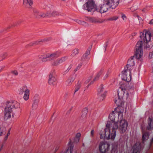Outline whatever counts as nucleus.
<instances>
[{
	"label": "nucleus",
	"mask_w": 153,
	"mask_h": 153,
	"mask_svg": "<svg viewBox=\"0 0 153 153\" xmlns=\"http://www.w3.org/2000/svg\"><path fill=\"white\" fill-rule=\"evenodd\" d=\"M143 41H139L136 45L134 55L131 57L127 62L126 65L127 68H125L123 71H122L121 78L122 80L125 81V82H122L120 85V88L121 89L122 92H123V96L120 95L119 93H118L117 97L114 99L115 103L118 105L120 104L121 103L122 100L123 98L127 99L128 95L129 93L128 90L131 89L132 85H129L128 82L131 79V74L130 69H128L129 67H132L134 65V58L140 59L143 55Z\"/></svg>",
	"instance_id": "f257e3e1"
},
{
	"label": "nucleus",
	"mask_w": 153,
	"mask_h": 153,
	"mask_svg": "<svg viewBox=\"0 0 153 153\" xmlns=\"http://www.w3.org/2000/svg\"><path fill=\"white\" fill-rule=\"evenodd\" d=\"M111 121H108L105 129L104 134H100L101 139L105 137L107 140H114L116 136V130L119 128L120 132H124L128 126L127 122L123 120V112L113 111L109 116Z\"/></svg>",
	"instance_id": "f03ea898"
},
{
	"label": "nucleus",
	"mask_w": 153,
	"mask_h": 153,
	"mask_svg": "<svg viewBox=\"0 0 153 153\" xmlns=\"http://www.w3.org/2000/svg\"><path fill=\"white\" fill-rule=\"evenodd\" d=\"M141 128L142 133L143 143H141L140 142L136 143L132 148L133 151V153H140V151L143 148L144 141L148 138L149 134L148 132L145 131V128H144L141 126ZM115 145V146H114L113 145L111 151L110 152L107 153H117L118 145L117 144H116ZM109 146V145L108 144L103 142H101L99 146L100 151L101 153H105L108 151Z\"/></svg>",
	"instance_id": "7ed1b4c3"
},
{
	"label": "nucleus",
	"mask_w": 153,
	"mask_h": 153,
	"mask_svg": "<svg viewBox=\"0 0 153 153\" xmlns=\"http://www.w3.org/2000/svg\"><path fill=\"white\" fill-rule=\"evenodd\" d=\"M119 4V0H103V4L100 8H97L96 10L101 13L106 12L108 8L115 9Z\"/></svg>",
	"instance_id": "20e7f679"
},
{
	"label": "nucleus",
	"mask_w": 153,
	"mask_h": 153,
	"mask_svg": "<svg viewBox=\"0 0 153 153\" xmlns=\"http://www.w3.org/2000/svg\"><path fill=\"white\" fill-rule=\"evenodd\" d=\"M140 38L141 39L143 40L144 43V48H151L153 45L152 43L150 44L149 42L152 37L153 39V33L149 31H146L145 33L141 32L140 35Z\"/></svg>",
	"instance_id": "39448f33"
},
{
	"label": "nucleus",
	"mask_w": 153,
	"mask_h": 153,
	"mask_svg": "<svg viewBox=\"0 0 153 153\" xmlns=\"http://www.w3.org/2000/svg\"><path fill=\"white\" fill-rule=\"evenodd\" d=\"M60 52L56 51L51 54H48L39 56V58L43 62L53 60L59 56Z\"/></svg>",
	"instance_id": "423d86ee"
},
{
	"label": "nucleus",
	"mask_w": 153,
	"mask_h": 153,
	"mask_svg": "<svg viewBox=\"0 0 153 153\" xmlns=\"http://www.w3.org/2000/svg\"><path fill=\"white\" fill-rule=\"evenodd\" d=\"M18 93L20 95H23L24 94L23 98L26 101L29 99L30 90L26 86L21 87L18 91Z\"/></svg>",
	"instance_id": "0eeeda50"
},
{
	"label": "nucleus",
	"mask_w": 153,
	"mask_h": 153,
	"mask_svg": "<svg viewBox=\"0 0 153 153\" xmlns=\"http://www.w3.org/2000/svg\"><path fill=\"white\" fill-rule=\"evenodd\" d=\"M84 8L88 11H94L96 10V6L93 0H89L83 6Z\"/></svg>",
	"instance_id": "6e6552de"
},
{
	"label": "nucleus",
	"mask_w": 153,
	"mask_h": 153,
	"mask_svg": "<svg viewBox=\"0 0 153 153\" xmlns=\"http://www.w3.org/2000/svg\"><path fill=\"white\" fill-rule=\"evenodd\" d=\"M6 105L7 106L8 108H11L13 111V109H16L19 111H21L20 104L16 101H7L6 103Z\"/></svg>",
	"instance_id": "1a4fd4ad"
},
{
	"label": "nucleus",
	"mask_w": 153,
	"mask_h": 153,
	"mask_svg": "<svg viewBox=\"0 0 153 153\" xmlns=\"http://www.w3.org/2000/svg\"><path fill=\"white\" fill-rule=\"evenodd\" d=\"M13 111L12 110L11 108L7 107L6 105V107L4 109V120H7L10 119L12 117H13Z\"/></svg>",
	"instance_id": "9d476101"
},
{
	"label": "nucleus",
	"mask_w": 153,
	"mask_h": 153,
	"mask_svg": "<svg viewBox=\"0 0 153 153\" xmlns=\"http://www.w3.org/2000/svg\"><path fill=\"white\" fill-rule=\"evenodd\" d=\"M104 89V86L102 84H101L98 88V98L100 101L103 100L106 96V91H105L103 92Z\"/></svg>",
	"instance_id": "9b49d317"
},
{
	"label": "nucleus",
	"mask_w": 153,
	"mask_h": 153,
	"mask_svg": "<svg viewBox=\"0 0 153 153\" xmlns=\"http://www.w3.org/2000/svg\"><path fill=\"white\" fill-rule=\"evenodd\" d=\"M34 15L37 18H45L49 17L48 12L45 13L36 9L33 10Z\"/></svg>",
	"instance_id": "f8f14e48"
},
{
	"label": "nucleus",
	"mask_w": 153,
	"mask_h": 153,
	"mask_svg": "<svg viewBox=\"0 0 153 153\" xmlns=\"http://www.w3.org/2000/svg\"><path fill=\"white\" fill-rule=\"evenodd\" d=\"M48 82L50 85H56L57 83L56 79L53 74L51 73L50 74L49 76Z\"/></svg>",
	"instance_id": "ddd939ff"
},
{
	"label": "nucleus",
	"mask_w": 153,
	"mask_h": 153,
	"mask_svg": "<svg viewBox=\"0 0 153 153\" xmlns=\"http://www.w3.org/2000/svg\"><path fill=\"white\" fill-rule=\"evenodd\" d=\"M23 5L26 7L30 8L33 4L32 0H23Z\"/></svg>",
	"instance_id": "4468645a"
},
{
	"label": "nucleus",
	"mask_w": 153,
	"mask_h": 153,
	"mask_svg": "<svg viewBox=\"0 0 153 153\" xmlns=\"http://www.w3.org/2000/svg\"><path fill=\"white\" fill-rule=\"evenodd\" d=\"M68 148L67 150L64 153H72L73 152V149L74 147L73 143L70 140L68 143Z\"/></svg>",
	"instance_id": "2eb2a0df"
},
{
	"label": "nucleus",
	"mask_w": 153,
	"mask_h": 153,
	"mask_svg": "<svg viewBox=\"0 0 153 153\" xmlns=\"http://www.w3.org/2000/svg\"><path fill=\"white\" fill-rule=\"evenodd\" d=\"M49 40L48 38H45L42 39H40L38 41H34L30 44V46H33L37 45L40 44L41 42H43L45 41H47Z\"/></svg>",
	"instance_id": "dca6fc26"
},
{
	"label": "nucleus",
	"mask_w": 153,
	"mask_h": 153,
	"mask_svg": "<svg viewBox=\"0 0 153 153\" xmlns=\"http://www.w3.org/2000/svg\"><path fill=\"white\" fill-rule=\"evenodd\" d=\"M148 126L147 127V129L149 131L153 128V118L149 117L148 120Z\"/></svg>",
	"instance_id": "f3484780"
},
{
	"label": "nucleus",
	"mask_w": 153,
	"mask_h": 153,
	"mask_svg": "<svg viewBox=\"0 0 153 153\" xmlns=\"http://www.w3.org/2000/svg\"><path fill=\"white\" fill-rule=\"evenodd\" d=\"M75 79V77L71 76L66 80L65 84L66 86H70L71 85Z\"/></svg>",
	"instance_id": "a211bd4d"
},
{
	"label": "nucleus",
	"mask_w": 153,
	"mask_h": 153,
	"mask_svg": "<svg viewBox=\"0 0 153 153\" xmlns=\"http://www.w3.org/2000/svg\"><path fill=\"white\" fill-rule=\"evenodd\" d=\"M86 20L92 23H96L100 22L95 18L88 17H86Z\"/></svg>",
	"instance_id": "6ab92c4d"
},
{
	"label": "nucleus",
	"mask_w": 153,
	"mask_h": 153,
	"mask_svg": "<svg viewBox=\"0 0 153 153\" xmlns=\"http://www.w3.org/2000/svg\"><path fill=\"white\" fill-rule=\"evenodd\" d=\"M48 14L49 15V17L51 16H56L59 15H62L61 13H59L55 11H53L52 12H48Z\"/></svg>",
	"instance_id": "aec40b11"
},
{
	"label": "nucleus",
	"mask_w": 153,
	"mask_h": 153,
	"mask_svg": "<svg viewBox=\"0 0 153 153\" xmlns=\"http://www.w3.org/2000/svg\"><path fill=\"white\" fill-rule=\"evenodd\" d=\"M81 85V82L79 81L76 84L75 86V91L74 94L78 91L80 89Z\"/></svg>",
	"instance_id": "412c9836"
},
{
	"label": "nucleus",
	"mask_w": 153,
	"mask_h": 153,
	"mask_svg": "<svg viewBox=\"0 0 153 153\" xmlns=\"http://www.w3.org/2000/svg\"><path fill=\"white\" fill-rule=\"evenodd\" d=\"M88 55H86L85 54L83 55L81 58V60L82 62H83L84 64L86 63L88 61V59L87 58Z\"/></svg>",
	"instance_id": "4be33fe9"
},
{
	"label": "nucleus",
	"mask_w": 153,
	"mask_h": 153,
	"mask_svg": "<svg viewBox=\"0 0 153 153\" xmlns=\"http://www.w3.org/2000/svg\"><path fill=\"white\" fill-rule=\"evenodd\" d=\"M81 136V134L79 133L76 134V136L74 139V142L76 143H78L80 137Z\"/></svg>",
	"instance_id": "5701e85b"
},
{
	"label": "nucleus",
	"mask_w": 153,
	"mask_h": 153,
	"mask_svg": "<svg viewBox=\"0 0 153 153\" xmlns=\"http://www.w3.org/2000/svg\"><path fill=\"white\" fill-rule=\"evenodd\" d=\"M103 72V71L102 70H101L97 74L96 76L94 79L93 80V81H95L98 80L99 79V78L100 76L102 75Z\"/></svg>",
	"instance_id": "b1692460"
},
{
	"label": "nucleus",
	"mask_w": 153,
	"mask_h": 153,
	"mask_svg": "<svg viewBox=\"0 0 153 153\" xmlns=\"http://www.w3.org/2000/svg\"><path fill=\"white\" fill-rule=\"evenodd\" d=\"M87 108H84L82 111V117H85L87 113Z\"/></svg>",
	"instance_id": "393cba45"
},
{
	"label": "nucleus",
	"mask_w": 153,
	"mask_h": 153,
	"mask_svg": "<svg viewBox=\"0 0 153 153\" xmlns=\"http://www.w3.org/2000/svg\"><path fill=\"white\" fill-rule=\"evenodd\" d=\"M60 62L59 59L54 60L52 63V65L53 66H57L60 64Z\"/></svg>",
	"instance_id": "a878e982"
},
{
	"label": "nucleus",
	"mask_w": 153,
	"mask_h": 153,
	"mask_svg": "<svg viewBox=\"0 0 153 153\" xmlns=\"http://www.w3.org/2000/svg\"><path fill=\"white\" fill-rule=\"evenodd\" d=\"M39 102V100L38 99L35 100L33 102L32 104V107L33 108H36L38 103Z\"/></svg>",
	"instance_id": "bb28decb"
},
{
	"label": "nucleus",
	"mask_w": 153,
	"mask_h": 153,
	"mask_svg": "<svg viewBox=\"0 0 153 153\" xmlns=\"http://www.w3.org/2000/svg\"><path fill=\"white\" fill-rule=\"evenodd\" d=\"M78 50L77 49H75L73 51V52L71 54V56L72 57L74 56L75 55H76L78 53Z\"/></svg>",
	"instance_id": "cd10ccee"
},
{
	"label": "nucleus",
	"mask_w": 153,
	"mask_h": 153,
	"mask_svg": "<svg viewBox=\"0 0 153 153\" xmlns=\"http://www.w3.org/2000/svg\"><path fill=\"white\" fill-rule=\"evenodd\" d=\"M5 128L3 127H0V136L5 133Z\"/></svg>",
	"instance_id": "c85d7f7f"
},
{
	"label": "nucleus",
	"mask_w": 153,
	"mask_h": 153,
	"mask_svg": "<svg viewBox=\"0 0 153 153\" xmlns=\"http://www.w3.org/2000/svg\"><path fill=\"white\" fill-rule=\"evenodd\" d=\"M67 59L68 57L67 56H65L59 59V61L60 62V63L61 64L63 62H65L66 60Z\"/></svg>",
	"instance_id": "c756f323"
},
{
	"label": "nucleus",
	"mask_w": 153,
	"mask_h": 153,
	"mask_svg": "<svg viewBox=\"0 0 153 153\" xmlns=\"http://www.w3.org/2000/svg\"><path fill=\"white\" fill-rule=\"evenodd\" d=\"M111 73V71L109 70H108V71H107V73H106L105 75L103 77V79L104 80L106 79L108 77V76Z\"/></svg>",
	"instance_id": "7c9ffc66"
},
{
	"label": "nucleus",
	"mask_w": 153,
	"mask_h": 153,
	"mask_svg": "<svg viewBox=\"0 0 153 153\" xmlns=\"http://www.w3.org/2000/svg\"><path fill=\"white\" fill-rule=\"evenodd\" d=\"M118 19V17L117 16H114L108 18V20L109 21L116 20Z\"/></svg>",
	"instance_id": "2f4dec72"
},
{
	"label": "nucleus",
	"mask_w": 153,
	"mask_h": 153,
	"mask_svg": "<svg viewBox=\"0 0 153 153\" xmlns=\"http://www.w3.org/2000/svg\"><path fill=\"white\" fill-rule=\"evenodd\" d=\"M82 65V64L81 63H80L76 67V69L74 70V71L75 72L77 71L81 67Z\"/></svg>",
	"instance_id": "473e14b6"
},
{
	"label": "nucleus",
	"mask_w": 153,
	"mask_h": 153,
	"mask_svg": "<svg viewBox=\"0 0 153 153\" xmlns=\"http://www.w3.org/2000/svg\"><path fill=\"white\" fill-rule=\"evenodd\" d=\"M78 24L80 25H84L86 24V22L84 21L79 20V22H78Z\"/></svg>",
	"instance_id": "72a5a7b5"
},
{
	"label": "nucleus",
	"mask_w": 153,
	"mask_h": 153,
	"mask_svg": "<svg viewBox=\"0 0 153 153\" xmlns=\"http://www.w3.org/2000/svg\"><path fill=\"white\" fill-rule=\"evenodd\" d=\"M149 56L150 58H153V51L149 53Z\"/></svg>",
	"instance_id": "f704fd0d"
},
{
	"label": "nucleus",
	"mask_w": 153,
	"mask_h": 153,
	"mask_svg": "<svg viewBox=\"0 0 153 153\" xmlns=\"http://www.w3.org/2000/svg\"><path fill=\"white\" fill-rule=\"evenodd\" d=\"M12 73L15 75H18V72L17 71L14 70L12 71Z\"/></svg>",
	"instance_id": "c9c22d12"
},
{
	"label": "nucleus",
	"mask_w": 153,
	"mask_h": 153,
	"mask_svg": "<svg viewBox=\"0 0 153 153\" xmlns=\"http://www.w3.org/2000/svg\"><path fill=\"white\" fill-rule=\"evenodd\" d=\"M90 48H89V49H88V50L86 51L85 53V54L86 55L88 56L89 54L90 53Z\"/></svg>",
	"instance_id": "e433bc0d"
},
{
	"label": "nucleus",
	"mask_w": 153,
	"mask_h": 153,
	"mask_svg": "<svg viewBox=\"0 0 153 153\" xmlns=\"http://www.w3.org/2000/svg\"><path fill=\"white\" fill-rule=\"evenodd\" d=\"M91 76H90L89 77L88 79H87L86 81H85V83H88L89 81L91 80Z\"/></svg>",
	"instance_id": "4c0bfd02"
},
{
	"label": "nucleus",
	"mask_w": 153,
	"mask_h": 153,
	"mask_svg": "<svg viewBox=\"0 0 153 153\" xmlns=\"http://www.w3.org/2000/svg\"><path fill=\"white\" fill-rule=\"evenodd\" d=\"M48 7L50 8V10L51 9H53V8L54 7L53 6L51 5L50 4H48Z\"/></svg>",
	"instance_id": "58836bf2"
},
{
	"label": "nucleus",
	"mask_w": 153,
	"mask_h": 153,
	"mask_svg": "<svg viewBox=\"0 0 153 153\" xmlns=\"http://www.w3.org/2000/svg\"><path fill=\"white\" fill-rule=\"evenodd\" d=\"M108 41H107L105 43V44H104V47L105 48V51L106 50V48L107 47V46H108Z\"/></svg>",
	"instance_id": "ea45409f"
},
{
	"label": "nucleus",
	"mask_w": 153,
	"mask_h": 153,
	"mask_svg": "<svg viewBox=\"0 0 153 153\" xmlns=\"http://www.w3.org/2000/svg\"><path fill=\"white\" fill-rule=\"evenodd\" d=\"M153 143V138H152L151 140V141H150V147L152 146V145Z\"/></svg>",
	"instance_id": "a19ab883"
},
{
	"label": "nucleus",
	"mask_w": 153,
	"mask_h": 153,
	"mask_svg": "<svg viewBox=\"0 0 153 153\" xmlns=\"http://www.w3.org/2000/svg\"><path fill=\"white\" fill-rule=\"evenodd\" d=\"M3 146V145H2L1 143L0 142V151H1V149H2Z\"/></svg>",
	"instance_id": "79ce46f5"
},
{
	"label": "nucleus",
	"mask_w": 153,
	"mask_h": 153,
	"mask_svg": "<svg viewBox=\"0 0 153 153\" xmlns=\"http://www.w3.org/2000/svg\"><path fill=\"white\" fill-rule=\"evenodd\" d=\"M94 82V81H91V82L89 84H88V85L86 86V88H88L89 87V86H90V85H91V84H93V82Z\"/></svg>",
	"instance_id": "37998d69"
},
{
	"label": "nucleus",
	"mask_w": 153,
	"mask_h": 153,
	"mask_svg": "<svg viewBox=\"0 0 153 153\" xmlns=\"http://www.w3.org/2000/svg\"><path fill=\"white\" fill-rule=\"evenodd\" d=\"M72 64H71L68 67V69L69 71L72 68Z\"/></svg>",
	"instance_id": "c03bdc74"
},
{
	"label": "nucleus",
	"mask_w": 153,
	"mask_h": 153,
	"mask_svg": "<svg viewBox=\"0 0 153 153\" xmlns=\"http://www.w3.org/2000/svg\"><path fill=\"white\" fill-rule=\"evenodd\" d=\"M91 135L92 137L93 136L94 134V131L93 130H92L91 131Z\"/></svg>",
	"instance_id": "a18cd8bd"
},
{
	"label": "nucleus",
	"mask_w": 153,
	"mask_h": 153,
	"mask_svg": "<svg viewBox=\"0 0 153 153\" xmlns=\"http://www.w3.org/2000/svg\"><path fill=\"white\" fill-rule=\"evenodd\" d=\"M69 71V70L67 69L65 71L64 73V74H66L68 71Z\"/></svg>",
	"instance_id": "49530a36"
},
{
	"label": "nucleus",
	"mask_w": 153,
	"mask_h": 153,
	"mask_svg": "<svg viewBox=\"0 0 153 153\" xmlns=\"http://www.w3.org/2000/svg\"><path fill=\"white\" fill-rule=\"evenodd\" d=\"M126 16L124 15H122V18L123 20H125V19L126 18Z\"/></svg>",
	"instance_id": "de8ad7c7"
},
{
	"label": "nucleus",
	"mask_w": 153,
	"mask_h": 153,
	"mask_svg": "<svg viewBox=\"0 0 153 153\" xmlns=\"http://www.w3.org/2000/svg\"><path fill=\"white\" fill-rule=\"evenodd\" d=\"M149 23L150 24L153 25V19L151 20V21Z\"/></svg>",
	"instance_id": "09e8293b"
},
{
	"label": "nucleus",
	"mask_w": 153,
	"mask_h": 153,
	"mask_svg": "<svg viewBox=\"0 0 153 153\" xmlns=\"http://www.w3.org/2000/svg\"><path fill=\"white\" fill-rule=\"evenodd\" d=\"M10 129H9V130L8 131L7 134V136H8L10 135Z\"/></svg>",
	"instance_id": "8fccbe9b"
},
{
	"label": "nucleus",
	"mask_w": 153,
	"mask_h": 153,
	"mask_svg": "<svg viewBox=\"0 0 153 153\" xmlns=\"http://www.w3.org/2000/svg\"><path fill=\"white\" fill-rule=\"evenodd\" d=\"M75 21L76 22H77V23H78V22H79V20H78V19H76L75 20Z\"/></svg>",
	"instance_id": "3c124183"
},
{
	"label": "nucleus",
	"mask_w": 153,
	"mask_h": 153,
	"mask_svg": "<svg viewBox=\"0 0 153 153\" xmlns=\"http://www.w3.org/2000/svg\"><path fill=\"white\" fill-rule=\"evenodd\" d=\"M59 149V147H56L55 149V152H56L57 150H58Z\"/></svg>",
	"instance_id": "603ef678"
},
{
	"label": "nucleus",
	"mask_w": 153,
	"mask_h": 153,
	"mask_svg": "<svg viewBox=\"0 0 153 153\" xmlns=\"http://www.w3.org/2000/svg\"><path fill=\"white\" fill-rule=\"evenodd\" d=\"M138 18V19L140 21V20H142V19H141V18H140L139 17V16H137Z\"/></svg>",
	"instance_id": "864d4df0"
},
{
	"label": "nucleus",
	"mask_w": 153,
	"mask_h": 153,
	"mask_svg": "<svg viewBox=\"0 0 153 153\" xmlns=\"http://www.w3.org/2000/svg\"><path fill=\"white\" fill-rule=\"evenodd\" d=\"M136 33H132V36H135L136 35Z\"/></svg>",
	"instance_id": "5fc2aeb1"
},
{
	"label": "nucleus",
	"mask_w": 153,
	"mask_h": 153,
	"mask_svg": "<svg viewBox=\"0 0 153 153\" xmlns=\"http://www.w3.org/2000/svg\"><path fill=\"white\" fill-rule=\"evenodd\" d=\"M8 136H6L5 137V138H4V139L5 140H7V137H8Z\"/></svg>",
	"instance_id": "6e6d98bb"
},
{
	"label": "nucleus",
	"mask_w": 153,
	"mask_h": 153,
	"mask_svg": "<svg viewBox=\"0 0 153 153\" xmlns=\"http://www.w3.org/2000/svg\"><path fill=\"white\" fill-rule=\"evenodd\" d=\"M71 109H70V110L69 111H68L67 112V114H69L70 112V111L71 110Z\"/></svg>",
	"instance_id": "4d7b16f0"
},
{
	"label": "nucleus",
	"mask_w": 153,
	"mask_h": 153,
	"mask_svg": "<svg viewBox=\"0 0 153 153\" xmlns=\"http://www.w3.org/2000/svg\"><path fill=\"white\" fill-rule=\"evenodd\" d=\"M142 11H143V12H145V9H143V10Z\"/></svg>",
	"instance_id": "13d9d810"
},
{
	"label": "nucleus",
	"mask_w": 153,
	"mask_h": 153,
	"mask_svg": "<svg viewBox=\"0 0 153 153\" xmlns=\"http://www.w3.org/2000/svg\"><path fill=\"white\" fill-rule=\"evenodd\" d=\"M74 152V153H76V151H75Z\"/></svg>",
	"instance_id": "bf43d9fd"
},
{
	"label": "nucleus",
	"mask_w": 153,
	"mask_h": 153,
	"mask_svg": "<svg viewBox=\"0 0 153 153\" xmlns=\"http://www.w3.org/2000/svg\"><path fill=\"white\" fill-rule=\"evenodd\" d=\"M82 0H79V1H81ZM87 1H89V0H86Z\"/></svg>",
	"instance_id": "052dcab7"
}]
</instances>
